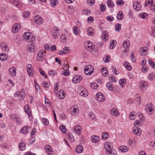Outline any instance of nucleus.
Listing matches in <instances>:
<instances>
[{
    "label": "nucleus",
    "instance_id": "nucleus-63",
    "mask_svg": "<svg viewBox=\"0 0 155 155\" xmlns=\"http://www.w3.org/2000/svg\"><path fill=\"white\" fill-rule=\"evenodd\" d=\"M60 39L62 41L64 42L66 40L65 35L64 34L62 35Z\"/></svg>",
    "mask_w": 155,
    "mask_h": 155
},
{
    "label": "nucleus",
    "instance_id": "nucleus-58",
    "mask_svg": "<svg viewBox=\"0 0 155 155\" xmlns=\"http://www.w3.org/2000/svg\"><path fill=\"white\" fill-rule=\"evenodd\" d=\"M146 110L147 112H152L153 111L154 109L153 107H147Z\"/></svg>",
    "mask_w": 155,
    "mask_h": 155
},
{
    "label": "nucleus",
    "instance_id": "nucleus-59",
    "mask_svg": "<svg viewBox=\"0 0 155 155\" xmlns=\"http://www.w3.org/2000/svg\"><path fill=\"white\" fill-rule=\"evenodd\" d=\"M106 19L109 21H112L114 20V18L112 16L108 15L106 17Z\"/></svg>",
    "mask_w": 155,
    "mask_h": 155
},
{
    "label": "nucleus",
    "instance_id": "nucleus-37",
    "mask_svg": "<svg viewBox=\"0 0 155 155\" xmlns=\"http://www.w3.org/2000/svg\"><path fill=\"white\" fill-rule=\"evenodd\" d=\"M87 32L88 35H93L94 31L92 27H89L87 30Z\"/></svg>",
    "mask_w": 155,
    "mask_h": 155
},
{
    "label": "nucleus",
    "instance_id": "nucleus-60",
    "mask_svg": "<svg viewBox=\"0 0 155 155\" xmlns=\"http://www.w3.org/2000/svg\"><path fill=\"white\" fill-rule=\"evenodd\" d=\"M48 74L50 75L54 76L56 74V73L54 71L50 70L48 72Z\"/></svg>",
    "mask_w": 155,
    "mask_h": 155
},
{
    "label": "nucleus",
    "instance_id": "nucleus-61",
    "mask_svg": "<svg viewBox=\"0 0 155 155\" xmlns=\"http://www.w3.org/2000/svg\"><path fill=\"white\" fill-rule=\"evenodd\" d=\"M87 2L90 5H92L95 3L94 0H87Z\"/></svg>",
    "mask_w": 155,
    "mask_h": 155
},
{
    "label": "nucleus",
    "instance_id": "nucleus-26",
    "mask_svg": "<svg viewBox=\"0 0 155 155\" xmlns=\"http://www.w3.org/2000/svg\"><path fill=\"white\" fill-rule=\"evenodd\" d=\"M101 71L104 76H107L108 75V71L107 68L103 67L101 70Z\"/></svg>",
    "mask_w": 155,
    "mask_h": 155
},
{
    "label": "nucleus",
    "instance_id": "nucleus-15",
    "mask_svg": "<svg viewBox=\"0 0 155 155\" xmlns=\"http://www.w3.org/2000/svg\"><path fill=\"white\" fill-rule=\"evenodd\" d=\"M8 71L11 76H15L16 74V68L14 67H12L9 69Z\"/></svg>",
    "mask_w": 155,
    "mask_h": 155
},
{
    "label": "nucleus",
    "instance_id": "nucleus-55",
    "mask_svg": "<svg viewBox=\"0 0 155 155\" xmlns=\"http://www.w3.org/2000/svg\"><path fill=\"white\" fill-rule=\"evenodd\" d=\"M109 78L110 79L111 82H116V78L113 75H112L110 76Z\"/></svg>",
    "mask_w": 155,
    "mask_h": 155
},
{
    "label": "nucleus",
    "instance_id": "nucleus-8",
    "mask_svg": "<svg viewBox=\"0 0 155 155\" xmlns=\"http://www.w3.org/2000/svg\"><path fill=\"white\" fill-rule=\"evenodd\" d=\"M21 28V26L20 24L17 23L14 24L12 26V31L13 33H16L18 32Z\"/></svg>",
    "mask_w": 155,
    "mask_h": 155
},
{
    "label": "nucleus",
    "instance_id": "nucleus-46",
    "mask_svg": "<svg viewBox=\"0 0 155 155\" xmlns=\"http://www.w3.org/2000/svg\"><path fill=\"white\" fill-rule=\"evenodd\" d=\"M90 85L91 88L93 89H96L98 87V84L95 83H92L90 84Z\"/></svg>",
    "mask_w": 155,
    "mask_h": 155
},
{
    "label": "nucleus",
    "instance_id": "nucleus-40",
    "mask_svg": "<svg viewBox=\"0 0 155 155\" xmlns=\"http://www.w3.org/2000/svg\"><path fill=\"white\" fill-rule=\"evenodd\" d=\"M60 128L61 132L64 134H65L66 133V129L65 126L63 125H61L60 126Z\"/></svg>",
    "mask_w": 155,
    "mask_h": 155
},
{
    "label": "nucleus",
    "instance_id": "nucleus-52",
    "mask_svg": "<svg viewBox=\"0 0 155 155\" xmlns=\"http://www.w3.org/2000/svg\"><path fill=\"white\" fill-rule=\"evenodd\" d=\"M68 140L71 142H73L74 141V139L72 135L70 134H69L68 135Z\"/></svg>",
    "mask_w": 155,
    "mask_h": 155
},
{
    "label": "nucleus",
    "instance_id": "nucleus-29",
    "mask_svg": "<svg viewBox=\"0 0 155 155\" xmlns=\"http://www.w3.org/2000/svg\"><path fill=\"white\" fill-rule=\"evenodd\" d=\"M65 67H66L65 69V70H64L65 71L62 73V74L64 75L68 76L69 75V71L68 70V69L69 68L67 64L65 65ZM63 69L65 70V68H64Z\"/></svg>",
    "mask_w": 155,
    "mask_h": 155
},
{
    "label": "nucleus",
    "instance_id": "nucleus-13",
    "mask_svg": "<svg viewBox=\"0 0 155 155\" xmlns=\"http://www.w3.org/2000/svg\"><path fill=\"white\" fill-rule=\"evenodd\" d=\"M45 149L46 151L49 155H51L53 154L52 149L49 145H46L45 146Z\"/></svg>",
    "mask_w": 155,
    "mask_h": 155
},
{
    "label": "nucleus",
    "instance_id": "nucleus-18",
    "mask_svg": "<svg viewBox=\"0 0 155 155\" xmlns=\"http://www.w3.org/2000/svg\"><path fill=\"white\" fill-rule=\"evenodd\" d=\"M102 38L103 41H106L108 39V33L106 30L104 31L102 33Z\"/></svg>",
    "mask_w": 155,
    "mask_h": 155
},
{
    "label": "nucleus",
    "instance_id": "nucleus-41",
    "mask_svg": "<svg viewBox=\"0 0 155 155\" xmlns=\"http://www.w3.org/2000/svg\"><path fill=\"white\" fill-rule=\"evenodd\" d=\"M102 138L104 140H106L108 137V134L107 132H103L101 135Z\"/></svg>",
    "mask_w": 155,
    "mask_h": 155
},
{
    "label": "nucleus",
    "instance_id": "nucleus-9",
    "mask_svg": "<svg viewBox=\"0 0 155 155\" xmlns=\"http://www.w3.org/2000/svg\"><path fill=\"white\" fill-rule=\"evenodd\" d=\"M25 112L28 114L30 120L32 119V111L30 107H24Z\"/></svg>",
    "mask_w": 155,
    "mask_h": 155
},
{
    "label": "nucleus",
    "instance_id": "nucleus-32",
    "mask_svg": "<svg viewBox=\"0 0 155 155\" xmlns=\"http://www.w3.org/2000/svg\"><path fill=\"white\" fill-rule=\"evenodd\" d=\"M111 113L114 116L117 115L119 114V112L117 109L115 107L112 108L111 110Z\"/></svg>",
    "mask_w": 155,
    "mask_h": 155
},
{
    "label": "nucleus",
    "instance_id": "nucleus-57",
    "mask_svg": "<svg viewBox=\"0 0 155 155\" xmlns=\"http://www.w3.org/2000/svg\"><path fill=\"white\" fill-rule=\"evenodd\" d=\"M89 116L92 120H95L96 119L95 117L92 112H90L89 113Z\"/></svg>",
    "mask_w": 155,
    "mask_h": 155
},
{
    "label": "nucleus",
    "instance_id": "nucleus-48",
    "mask_svg": "<svg viewBox=\"0 0 155 155\" xmlns=\"http://www.w3.org/2000/svg\"><path fill=\"white\" fill-rule=\"evenodd\" d=\"M139 16L143 18H147L148 17V15L146 13H141L139 15Z\"/></svg>",
    "mask_w": 155,
    "mask_h": 155
},
{
    "label": "nucleus",
    "instance_id": "nucleus-24",
    "mask_svg": "<svg viewBox=\"0 0 155 155\" xmlns=\"http://www.w3.org/2000/svg\"><path fill=\"white\" fill-rule=\"evenodd\" d=\"M71 112L72 114L76 115L79 112V109L78 107H72L71 108Z\"/></svg>",
    "mask_w": 155,
    "mask_h": 155
},
{
    "label": "nucleus",
    "instance_id": "nucleus-6",
    "mask_svg": "<svg viewBox=\"0 0 155 155\" xmlns=\"http://www.w3.org/2000/svg\"><path fill=\"white\" fill-rule=\"evenodd\" d=\"M59 31V29H58L57 28H53L51 31L52 38L55 39L58 38L60 34Z\"/></svg>",
    "mask_w": 155,
    "mask_h": 155
},
{
    "label": "nucleus",
    "instance_id": "nucleus-50",
    "mask_svg": "<svg viewBox=\"0 0 155 155\" xmlns=\"http://www.w3.org/2000/svg\"><path fill=\"white\" fill-rule=\"evenodd\" d=\"M115 30L117 31H119L121 29V25L120 24L117 23L115 26Z\"/></svg>",
    "mask_w": 155,
    "mask_h": 155
},
{
    "label": "nucleus",
    "instance_id": "nucleus-4",
    "mask_svg": "<svg viewBox=\"0 0 155 155\" xmlns=\"http://www.w3.org/2000/svg\"><path fill=\"white\" fill-rule=\"evenodd\" d=\"M23 36L25 40L30 42L33 41L34 40L32 35H31V33L29 32L24 33Z\"/></svg>",
    "mask_w": 155,
    "mask_h": 155
},
{
    "label": "nucleus",
    "instance_id": "nucleus-14",
    "mask_svg": "<svg viewBox=\"0 0 155 155\" xmlns=\"http://www.w3.org/2000/svg\"><path fill=\"white\" fill-rule=\"evenodd\" d=\"M56 96L59 99H62L65 97V94L64 91L62 90H60L58 92Z\"/></svg>",
    "mask_w": 155,
    "mask_h": 155
},
{
    "label": "nucleus",
    "instance_id": "nucleus-36",
    "mask_svg": "<svg viewBox=\"0 0 155 155\" xmlns=\"http://www.w3.org/2000/svg\"><path fill=\"white\" fill-rule=\"evenodd\" d=\"M107 5L109 8H113L114 6V3L111 0H107Z\"/></svg>",
    "mask_w": 155,
    "mask_h": 155
},
{
    "label": "nucleus",
    "instance_id": "nucleus-27",
    "mask_svg": "<svg viewBox=\"0 0 155 155\" xmlns=\"http://www.w3.org/2000/svg\"><path fill=\"white\" fill-rule=\"evenodd\" d=\"M91 141L92 142L96 143L99 141V138L98 136L94 135L91 137Z\"/></svg>",
    "mask_w": 155,
    "mask_h": 155
},
{
    "label": "nucleus",
    "instance_id": "nucleus-3",
    "mask_svg": "<svg viewBox=\"0 0 155 155\" xmlns=\"http://www.w3.org/2000/svg\"><path fill=\"white\" fill-rule=\"evenodd\" d=\"M130 42L129 41L127 40H126L124 41L123 42V45L124 48H125L122 52V53H126V55L128 54L129 50H128V48L130 46Z\"/></svg>",
    "mask_w": 155,
    "mask_h": 155
},
{
    "label": "nucleus",
    "instance_id": "nucleus-7",
    "mask_svg": "<svg viewBox=\"0 0 155 155\" xmlns=\"http://www.w3.org/2000/svg\"><path fill=\"white\" fill-rule=\"evenodd\" d=\"M45 54V51L42 50L40 51L37 54V58L38 61H41L43 60L44 58Z\"/></svg>",
    "mask_w": 155,
    "mask_h": 155
},
{
    "label": "nucleus",
    "instance_id": "nucleus-45",
    "mask_svg": "<svg viewBox=\"0 0 155 155\" xmlns=\"http://www.w3.org/2000/svg\"><path fill=\"white\" fill-rule=\"evenodd\" d=\"M133 133L137 135H140L141 134V131L140 129L137 128V130H134Z\"/></svg>",
    "mask_w": 155,
    "mask_h": 155
},
{
    "label": "nucleus",
    "instance_id": "nucleus-19",
    "mask_svg": "<svg viewBox=\"0 0 155 155\" xmlns=\"http://www.w3.org/2000/svg\"><path fill=\"white\" fill-rule=\"evenodd\" d=\"M133 6L134 8L137 11L140 10L141 8L140 3L139 2H136L134 3Z\"/></svg>",
    "mask_w": 155,
    "mask_h": 155
},
{
    "label": "nucleus",
    "instance_id": "nucleus-44",
    "mask_svg": "<svg viewBox=\"0 0 155 155\" xmlns=\"http://www.w3.org/2000/svg\"><path fill=\"white\" fill-rule=\"evenodd\" d=\"M100 10L101 12H104L106 8V5L104 3H103L100 5Z\"/></svg>",
    "mask_w": 155,
    "mask_h": 155
},
{
    "label": "nucleus",
    "instance_id": "nucleus-22",
    "mask_svg": "<svg viewBox=\"0 0 155 155\" xmlns=\"http://www.w3.org/2000/svg\"><path fill=\"white\" fill-rule=\"evenodd\" d=\"M20 100H23L25 97V92L23 89H21L20 91L19 95Z\"/></svg>",
    "mask_w": 155,
    "mask_h": 155
},
{
    "label": "nucleus",
    "instance_id": "nucleus-21",
    "mask_svg": "<svg viewBox=\"0 0 155 155\" xmlns=\"http://www.w3.org/2000/svg\"><path fill=\"white\" fill-rule=\"evenodd\" d=\"M147 48L145 47L141 48L140 50V53L143 56L147 54Z\"/></svg>",
    "mask_w": 155,
    "mask_h": 155
},
{
    "label": "nucleus",
    "instance_id": "nucleus-16",
    "mask_svg": "<svg viewBox=\"0 0 155 155\" xmlns=\"http://www.w3.org/2000/svg\"><path fill=\"white\" fill-rule=\"evenodd\" d=\"M74 130L78 134L80 135L82 131V127L79 125H77L74 127Z\"/></svg>",
    "mask_w": 155,
    "mask_h": 155
},
{
    "label": "nucleus",
    "instance_id": "nucleus-38",
    "mask_svg": "<svg viewBox=\"0 0 155 155\" xmlns=\"http://www.w3.org/2000/svg\"><path fill=\"white\" fill-rule=\"evenodd\" d=\"M124 65L127 69H128L130 71L132 69V68L130 66V64L127 62L126 61L124 62Z\"/></svg>",
    "mask_w": 155,
    "mask_h": 155
},
{
    "label": "nucleus",
    "instance_id": "nucleus-33",
    "mask_svg": "<svg viewBox=\"0 0 155 155\" xmlns=\"http://www.w3.org/2000/svg\"><path fill=\"white\" fill-rule=\"evenodd\" d=\"M27 49L30 52H33L35 51L34 46L32 44L29 45Z\"/></svg>",
    "mask_w": 155,
    "mask_h": 155
},
{
    "label": "nucleus",
    "instance_id": "nucleus-1",
    "mask_svg": "<svg viewBox=\"0 0 155 155\" xmlns=\"http://www.w3.org/2000/svg\"><path fill=\"white\" fill-rule=\"evenodd\" d=\"M104 148L107 151L106 153L108 155H115L114 153L112 154V144L110 142L107 141L105 143Z\"/></svg>",
    "mask_w": 155,
    "mask_h": 155
},
{
    "label": "nucleus",
    "instance_id": "nucleus-62",
    "mask_svg": "<svg viewBox=\"0 0 155 155\" xmlns=\"http://www.w3.org/2000/svg\"><path fill=\"white\" fill-rule=\"evenodd\" d=\"M134 124L135 126L137 125L141 126V122L140 120H137L134 122Z\"/></svg>",
    "mask_w": 155,
    "mask_h": 155
},
{
    "label": "nucleus",
    "instance_id": "nucleus-39",
    "mask_svg": "<svg viewBox=\"0 0 155 155\" xmlns=\"http://www.w3.org/2000/svg\"><path fill=\"white\" fill-rule=\"evenodd\" d=\"M106 86L110 91H112L114 89L112 83L110 82H109L107 84Z\"/></svg>",
    "mask_w": 155,
    "mask_h": 155
},
{
    "label": "nucleus",
    "instance_id": "nucleus-2",
    "mask_svg": "<svg viewBox=\"0 0 155 155\" xmlns=\"http://www.w3.org/2000/svg\"><path fill=\"white\" fill-rule=\"evenodd\" d=\"M93 67L91 65L86 66L84 68V74L87 75H92L94 72Z\"/></svg>",
    "mask_w": 155,
    "mask_h": 155
},
{
    "label": "nucleus",
    "instance_id": "nucleus-20",
    "mask_svg": "<svg viewBox=\"0 0 155 155\" xmlns=\"http://www.w3.org/2000/svg\"><path fill=\"white\" fill-rule=\"evenodd\" d=\"M28 128L29 127L26 126L23 127L20 131V133L25 135L28 133Z\"/></svg>",
    "mask_w": 155,
    "mask_h": 155
},
{
    "label": "nucleus",
    "instance_id": "nucleus-64",
    "mask_svg": "<svg viewBox=\"0 0 155 155\" xmlns=\"http://www.w3.org/2000/svg\"><path fill=\"white\" fill-rule=\"evenodd\" d=\"M42 85L45 87H48L50 85V84L48 82H44L42 84Z\"/></svg>",
    "mask_w": 155,
    "mask_h": 155
},
{
    "label": "nucleus",
    "instance_id": "nucleus-35",
    "mask_svg": "<svg viewBox=\"0 0 155 155\" xmlns=\"http://www.w3.org/2000/svg\"><path fill=\"white\" fill-rule=\"evenodd\" d=\"M19 148L21 150H24L25 149V143L21 142L19 144Z\"/></svg>",
    "mask_w": 155,
    "mask_h": 155
},
{
    "label": "nucleus",
    "instance_id": "nucleus-43",
    "mask_svg": "<svg viewBox=\"0 0 155 155\" xmlns=\"http://www.w3.org/2000/svg\"><path fill=\"white\" fill-rule=\"evenodd\" d=\"M140 86L143 87H145L147 86V83L144 81H141L140 83Z\"/></svg>",
    "mask_w": 155,
    "mask_h": 155
},
{
    "label": "nucleus",
    "instance_id": "nucleus-56",
    "mask_svg": "<svg viewBox=\"0 0 155 155\" xmlns=\"http://www.w3.org/2000/svg\"><path fill=\"white\" fill-rule=\"evenodd\" d=\"M30 13L29 12H24L23 14V16L25 18H26L30 16Z\"/></svg>",
    "mask_w": 155,
    "mask_h": 155
},
{
    "label": "nucleus",
    "instance_id": "nucleus-53",
    "mask_svg": "<svg viewBox=\"0 0 155 155\" xmlns=\"http://www.w3.org/2000/svg\"><path fill=\"white\" fill-rule=\"evenodd\" d=\"M135 113L133 112H131L129 115V117L131 120H134L135 118V115H134Z\"/></svg>",
    "mask_w": 155,
    "mask_h": 155
},
{
    "label": "nucleus",
    "instance_id": "nucleus-28",
    "mask_svg": "<svg viewBox=\"0 0 155 155\" xmlns=\"http://www.w3.org/2000/svg\"><path fill=\"white\" fill-rule=\"evenodd\" d=\"M83 148L82 146L81 145H78L76 149V151L78 153H81L83 152Z\"/></svg>",
    "mask_w": 155,
    "mask_h": 155
},
{
    "label": "nucleus",
    "instance_id": "nucleus-25",
    "mask_svg": "<svg viewBox=\"0 0 155 155\" xmlns=\"http://www.w3.org/2000/svg\"><path fill=\"white\" fill-rule=\"evenodd\" d=\"M32 66L31 64H28L27 66V71L29 75L31 76L33 74L32 71H31Z\"/></svg>",
    "mask_w": 155,
    "mask_h": 155
},
{
    "label": "nucleus",
    "instance_id": "nucleus-34",
    "mask_svg": "<svg viewBox=\"0 0 155 155\" xmlns=\"http://www.w3.org/2000/svg\"><path fill=\"white\" fill-rule=\"evenodd\" d=\"M126 83V80L125 79L122 78L119 80V84L122 87L124 86Z\"/></svg>",
    "mask_w": 155,
    "mask_h": 155
},
{
    "label": "nucleus",
    "instance_id": "nucleus-54",
    "mask_svg": "<svg viewBox=\"0 0 155 155\" xmlns=\"http://www.w3.org/2000/svg\"><path fill=\"white\" fill-rule=\"evenodd\" d=\"M148 62L150 65L153 68L155 69V64L153 61L150 59H149Z\"/></svg>",
    "mask_w": 155,
    "mask_h": 155
},
{
    "label": "nucleus",
    "instance_id": "nucleus-11",
    "mask_svg": "<svg viewBox=\"0 0 155 155\" xmlns=\"http://www.w3.org/2000/svg\"><path fill=\"white\" fill-rule=\"evenodd\" d=\"M34 20L37 24L39 25L42 24L43 22V19L38 15H37L35 17Z\"/></svg>",
    "mask_w": 155,
    "mask_h": 155
},
{
    "label": "nucleus",
    "instance_id": "nucleus-17",
    "mask_svg": "<svg viewBox=\"0 0 155 155\" xmlns=\"http://www.w3.org/2000/svg\"><path fill=\"white\" fill-rule=\"evenodd\" d=\"M85 47L86 49L90 52H92L94 50V47L92 46L91 43L90 42H88L87 45H85Z\"/></svg>",
    "mask_w": 155,
    "mask_h": 155
},
{
    "label": "nucleus",
    "instance_id": "nucleus-23",
    "mask_svg": "<svg viewBox=\"0 0 155 155\" xmlns=\"http://www.w3.org/2000/svg\"><path fill=\"white\" fill-rule=\"evenodd\" d=\"M6 44L5 42H3L1 45V47L3 51L5 52H6L9 50L8 46L6 45Z\"/></svg>",
    "mask_w": 155,
    "mask_h": 155
},
{
    "label": "nucleus",
    "instance_id": "nucleus-31",
    "mask_svg": "<svg viewBox=\"0 0 155 155\" xmlns=\"http://www.w3.org/2000/svg\"><path fill=\"white\" fill-rule=\"evenodd\" d=\"M119 150L123 152H126L128 151V148L126 146H122L119 147Z\"/></svg>",
    "mask_w": 155,
    "mask_h": 155
},
{
    "label": "nucleus",
    "instance_id": "nucleus-30",
    "mask_svg": "<svg viewBox=\"0 0 155 155\" xmlns=\"http://www.w3.org/2000/svg\"><path fill=\"white\" fill-rule=\"evenodd\" d=\"M124 17V15L121 11H119L117 14V18L119 20H121Z\"/></svg>",
    "mask_w": 155,
    "mask_h": 155
},
{
    "label": "nucleus",
    "instance_id": "nucleus-47",
    "mask_svg": "<svg viewBox=\"0 0 155 155\" xmlns=\"http://www.w3.org/2000/svg\"><path fill=\"white\" fill-rule=\"evenodd\" d=\"M58 3V1L57 0H51L50 2V4L52 7L56 5Z\"/></svg>",
    "mask_w": 155,
    "mask_h": 155
},
{
    "label": "nucleus",
    "instance_id": "nucleus-42",
    "mask_svg": "<svg viewBox=\"0 0 155 155\" xmlns=\"http://www.w3.org/2000/svg\"><path fill=\"white\" fill-rule=\"evenodd\" d=\"M73 30L75 35H78L79 34V29L76 26H75L73 27Z\"/></svg>",
    "mask_w": 155,
    "mask_h": 155
},
{
    "label": "nucleus",
    "instance_id": "nucleus-12",
    "mask_svg": "<svg viewBox=\"0 0 155 155\" xmlns=\"http://www.w3.org/2000/svg\"><path fill=\"white\" fill-rule=\"evenodd\" d=\"M82 77L81 75L75 76L72 79V82L74 83H77L80 82L82 79Z\"/></svg>",
    "mask_w": 155,
    "mask_h": 155
},
{
    "label": "nucleus",
    "instance_id": "nucleus-49",
    "mask_svg": "<svg viewBox=\"0 0 155 155\" xmlns=\"http://www.w3.org/2000/svg\"><path fill=\"white\" fill-rule=\"evenodd\" d=\"M7 56L5 54H0V59L2 61H5L7 59Z\"/></svg>",
    "mask_w": 155,
    "mask_h": 155
},
{
    "label": "nucleus",
    "instance_id": "nucleus-5",
    "mask_svg": "<svg viewBox=\"0 0 155 155\" xmlns=\"http://www.w3.org/2000/svg\"><path fill=\"white\" fill-rule=\"evenodd\" d=\"M78 92L81 96L84 97H87L88 94L87 90L84 88H79L78 90Z\"/></svg>",
    "mask_w": 155,
    "mask_h": 155
},
{
    "label": "nucleus",
    "instance_id": "nucleus-51",
    "mask_svg": "<svg viewBox=\"0 0 155 155\" xmlns=\"http://www.w3.org/2000/svg\"><path fill=\"white\" fill-rule=\"evenodd\" d=\"M42 121L43 124L45 126H47L49 124L48 120L45 118H42Z\"/></svg>",
    "mask_w": 155,
    "mask_h": 155
},
{
    "label": "nucleus",
    "instance_id": "nucleus-10",
    "mask_svg": "<svg viewBox=\"0 0 155 155\" xmlns=\"http://www.w3.org/2000/svg\"><path fill=\"white\" fill-rule=\"evenodd\" d=\"M96 97L97 100L100 102H103L105 100V97L101 92L97 93L96 95Z\"/></svg>",
    "mask_w": 155,
    "mask_h": 155
}]
</instances>
